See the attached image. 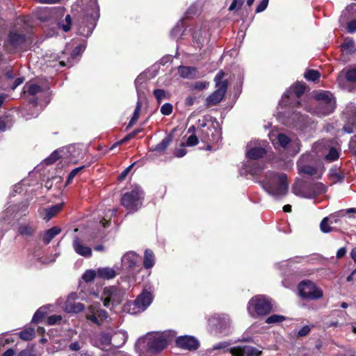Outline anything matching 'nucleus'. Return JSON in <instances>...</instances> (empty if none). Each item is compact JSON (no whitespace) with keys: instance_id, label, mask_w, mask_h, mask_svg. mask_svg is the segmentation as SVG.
Returning a JSON list of instances; mask_svg holds the SVG:
<instances>
[{"instance_id":"nucleus-40","label":"nucleus","mask_w":356,"mask_h":356,"mask_svg":"<svg viewBox=\"0 0 356 356\" xmlns=\"http://www.w3.org/2000/svg\"><path fill=\"white\" fill-rule=\"evenodd\" d=\"M140 109H141V103L138 100L137 102V104H136L135 110L134 111V113L132 115V117L129 122L128 127L133 126L136 122V121L138 120L139 115H140Z\"/></svg>"},{"instance_id":"nucleus-27","label":"nucleus","mask_w":356,"mask_h":356,"mask_svg":"<svg viewBox=\"0 0 356 356\" xmlns=\"http://www.w3.org/2000/svg\"><path fill=\"white\" fill-rule=\"evenodd\" d=\"M289 120L291 121V124L297 128H301L307 123L306 117L296 111L292 113Z\"/></svg>"},{"instance_id":"nucleus-53","label":"nucleus","mask_w":356,"mask_h":356,"mask_svg":"<svg viewBox=\"0 0 356 356\" xmlns=\"http://www.w3.org/2000/svg\"><path fill=\"white\" fill-rule=\"evenodd\" d=\"M229 346V343L227 341H220L213 346V347L208 350L209 352H211L213 350H218L227 348Z\"/></svg>"},{"instance_id":"nucleus-48","label":"nucleus","mask_w":356,"mask_h":356,"mask_svg":"<svg viewBox=\"0 0 356 356\" xmlns=\"http://www.w3.org/2000/svg\"><path fill=\"white\" fill-rule=\"evenodd\" d=\"M160 111L163 115H170L173 111V106L170 103H165L161 106Z\"/></svg>"},{"instance_id":"nucleus-58","label":"nucleus","mask_w":356,"mask_h":356,"mask_svg":"<svg viewBox=\"0 0 356 356\" xmlns=\"http://www.w3.org/2000/svg\"><path fill=\"white\" fill-rule=\"evenodd\" d=\"M61 319H62V318L59 315H52V316L48 317L47 323L49 325H52L57 323L60 321H61Z\"/></svg>"},{"instance_id":"nucleus-44","label":"nucleus","mask_w":356,"mask_h":356,"mask_svg":"<svg viewBox=\"0 0 356 356\" xmlns=\"http://www.w3.org/2000/svg\"><path fill=\"white\" fill-rule=\"evenodd\" d=\"M97 276V270H87L82 275V279L86 282H89L93 281L95 278Z\"/></svg>"},{"instance_id":"nucleus-37","label":"nucleus","mask_w":356,"mask_h":356,"mask_svg":"<svg viewBox=\"0 0 356 356\" xmlns=\"http://www.w3.org/2000/svg\"><path fill=\"white\" fill-rule=\"evenodd\" d=\"M155 257L153 252L151 250H146L145 251L143 264L145 268H151L154 265Z\"/></svg>"},{"instance_id":"nucleus-28","label":"nucleus","mask_w":356,"mask_h":356,"mask_svg":"<svg viewBox=\"0 0 356 356\" xmlns=\"http://www.w3.org/2000/svg\"><path fill=\"white\" fill-rule=\"evenodd\" d=\"M25 35L17 33L16 32H10L9 34V41L14 47H21L25 42Z\"/></svg>"},{"instance_id":"nucleus-14","label":"nucleus","mask_w":356,"mask_h":356,"mask_svg":"<svg viewBox=\"0 0 356 356\" xmlns=\"http://www.w3.org/2000/svg\"><path fill=\"white\" fill-rule=\"evenodd\" d=\"M209 323L211 327L224 334H227L230 326L229 318L225 314H214L209 319Z\"/></svg>"},{"instance_id":"nucleus-42","label":"nucleus","mask_w":356,"mask_h":356,"mask_svg":"<svg viewBox=\"0 0 356 356\" xmlns=\"http://www.w3.org/2000/svg\"><path fill=\"white\" fill-rule=\"evenodd\" d=\"M345 76L348 81L356 82V65L346 70Z\"/></svg>"},{"instance_id":"nucleus-51","label":"nucleus","mask_w":356,"mask_h":356,"mask_svg":"<svg viewBox=\"0 0 356 356\" xmlns=\"http://www.w3.org/2000/svg\"><path fill=\"white\" fill-rule=\"evenodd\" d=\"M42 91V88L37 84H31L28 86L26 92L30 95H35Z\"/></svg>"},{"instance_id":"nucleus-21","label":"nucleus","mask_w":356,"mask_h":356,"mask_svg":"<svg viewBox=\"0 0 356 356\" xmlns=\"http://www.w3.org/2000/svg\"><path fill=\"white\" fill-rule=\"evenodd\" d=\"M111 341L112 335L111 333L102 332L97 335L94 345L103 350H107L111 345Z\"/></svg>"},{"instance_id":"nucleus-25","label":"nucleus","mask_w":356,"mask_h":356,"mask_svg":"<svg viewBox=\"0 0 356 356\" xmlns=\"http://www.w3.org/2000/svg\"><path fill=\"white\" fill-rule=\"evenodd\" d=\"M72 246L75 252L78 254L86 258L90 257L92 256L91 248L84 245L77 236L74 237Z\"/></svg>"},{"instance_id":"nucleus-12","label":"nucleus","mask_w":356,"mask_h":356,"mask_svg":"<svg viewBox=\"0 0 356 356\" xmlns=\"http://www.w3.org/2000/svg\"><path fill=\"white\" fill-rule=\"evenodd\" d=\"M100 306L99 302L92 304L88 307L86 314V318L97 325L108 317L107 312L101 309Z\"/></svg>"},{"instance_id":"nucleus-60","label":"nucleus","mask_w":356,"mask_h":356,"mask_svg":"<svg viewBox=\"0 0 356 356\" xmlns=\"http://www.w3.org/2000/svg\"><path fill=\"white\" fill-rule=\"evenodd\" d=\"M310 331L311 327L309 325H305L298 331V334L300 337H305L310 332Z\"/></svg>"},{"instance_id":"nucleus-11","label":"nucleus","mask_w":356,"mask_h":356,"mask_svg":"<svg viewBox=\"0 0 356 356\" xmlns=\"http://www.w3.org/2000/svg\"><path fill=\"white\" fill-rule=\"evenodd\" d=\"M305 86L302 83H296L293 85L283 95L280 101V104L284 106H294V104L291 100H294L296 104H299L298 99L305 92Z\"/></svg>"},{"instance_id":"nucleus-52","label":"nucleus","mask_w":356,"mask_h":356,"mask_svg":"<svg viewBox=\"0 0 356 356\" xmlns=\"http://www.w3.org/2000/svg\"><path fill=\"white\" fill-rule=\"evenodd\" d=\"M85 168V165H83V166H80V167H78V168H76L74 169H73L70 172V174L68 175L67 176V184H70L72 179L74 178V177L79 173L80 172L83 168Z\"/></svg>"},{"instance_id":"nucleus-15","label":"nucleus","mask_w":356,"mask_h":356,"mask_svg":"<svg viewBox=\"0 0 356 356\" xmlns=\"http://www.w3.org/2000/svg\"><path fill=\"white\" fill-rule=\"evenodd\" d=\"M343 115L348 120V122L343 126V129L348 134H353L356 131V105L348 104L344 111Z\"/></svg>"},{"instance_id":"nucleus-8","label":"nucleus","mask_w":356,"mask_h":356,"mask_svg":"<svg viewBox=\"0 0 356 356\" xmlns=\"http://www.w3.org/2000/svg\"><path fill=\"white\" fill-rule=\"evenodd\" d=\"M224 74L218 72L214 79L216 90L206 99L207 106L210 107L218 104L225 96L227 88V82L222 81Z\"/></svg>"},{"instance_id":"nucleus-13","label":"nucleus","mask_w":356,"mask_h":356,"mask_svg":"<svg viewBox=\"0 0 356 356\" xmlns=\"http://www.w3.org/2000/svg\"><path fill=\"white\" fill-rule=\"evenodd\" d=\"M266 154L264 142L250 141L246 147V156L248 161H257L263 158Z\"/></svg>"},{"instance_id":"nucleus-39","label":"nucleus","mask_w":356,"mask_h":356,"mask_svg":"<svg viewBox=\"0 0 356 356\" xmlns=\"http://www.w3.org/2000/svg\"><path fill=\"white\" fill-rule=\"evenodd\" d=\"M172 138L171 136H167L161 140V143L156 145L154 149L159 152H164L169 146L170 143L172 141Z\"/></svg>"},{"instance_id":"nucleus-54","label":"nucleus","mask_w":356,"mask_h":356,"mask_svg":"<svg viewBox=\"0 0 356 356\" xmlns=\"http://www.w3.org/2000/svg\"><path fill=\"white\" fill-rule=\"evenodd\" d=\"M328 220L329 218L325 217L322 220L320 224L321 230L323 233H328L331 231V228L328 225Z\"/></svg>"},{"instance_id":"nucleus-30","label":"nucleus","mask_w":356,"mask_h":356,"mask_svg":"<svg viewBox=\"0 0 356 356\" xmlns=\"http://www.w3.org/2000/svg\"><path fill=\"white\" fill-rule=\"evenodd\" d=\"M326 191V187L320 182L309 184V193L311 198H314L317 195L324 193Z\"/></svg>"},{"instance_id":"nucleus-7","label":"nucleus","mask_w":356,"mask_h":356,"mask_svg":"<svg viewBox=\"0 0 356 356\" xmlns=\"http://www.w3.org/2000/svg\"><path fill=\"white\" fill-rule=\"evenodd\" d=\"M124 294V290L118 286H108L104 289L101 299L104 306L111 310L122 303Z\"/></svg>"},{"instance_id":"nucleus-59","label":"nucleus","mask_w":356,"mask_h":356,"mask_svg":"<svg viewBox=\"0 0 356 356\" xmlns=\"http://www.w3.org/2000/svg\"><path fill=\"white\" fill-rule=\"evenodd\" d=\"M269 0H262L256 8V13H261L266 10L268 6Z\"/></svg>"},{"instance_id":"nucleus-50","label":"nucleus","mask_w":356,"mask_h":356,"mask_svg":"<svg viewBox=\"0 0 356 356\" xmlns=\"http://www.w3.org/2000/svg\"><path fill=\"white\" fill-rule=\"evenodd\" d=\"M147 81V76L145 74H139L135 80V86L138 93L140 90V86Z\"/></svg>"},{"instance_id":"nucleus-2","label":"nucleus","mask_w":356,"mask_h":356,"mask_svg":"<svg viewBox=\"0 0 356 356\" xmlns=\"http://www.w3.org/2000/svg\"><path fill=\"white\" fill-rule=\"evenodd\" d=\"M174 331H168L162 333L148 334L143 338L139 339L138 343H147L149 350L152 352H159L165 349L168 344L175 337Z\"/></svg>"},{"instance_id":"nucleus-24","label":"nucleus","mask_w":356,"mask_h":356,"mask_svg":"<svg viewBox=\"0 0 356 356\" xmlns=\"http://www.w3.org/2000/svg\"><path fill=\"white\" fill-rule=\"evenodd\" d=\"M293 193L299 197L311 198L309 193V184L303 181L296 182L292 188Z\"/></svg>"},{"instance_id":"nucleus-5","label":"nucleus","mask_w":356,"mask_h":356,"mask_svg":"<svg viewBox=\"0 0 356 356\" xmlns=\"http://www.w3.org/2000/svg\"><path fill=\"white\" fill-rule=\"evenodd\" d=\"M272 308L271 299L264 295L255 296L250 299L248 305V311L253 317L266 315Z\"/></svg>"},{"instance_id":"nucleus-55","label":"nucleus","mask_w":356,"mask_h":356,"mask_svg":"<svg viewBox=\"0 0 356 356\" xmlns=\"http://www.w3.org/2000/svg\"><path fill=\"white\" fill-rule=\"evenodd\" d=\"M115 336L117 337L120 338L121 340H122V342H121L120 344H119V345H113V346H115L116 348L121 347L123 344H124L126 341H127V337H128L127 334L125 332H119L115 334Z\"/></svg>"},{"instance_id":"nucleus-31","label":"nucleus","mask_w":356,"mask_h":356,"mask_svg":"<svg viewBox=\"0 0 356 356\" xmlns=\"http://www.w3.org/2000/svg\"><path fill=\"white\" fill-rule=\"evenodd\" d=\"M206 31H199L197 32H195L193 38V43L197 49H201L205 41H206Z\"/></svg>"},{"instance_id":"nucleus-43","label":"nucleus","mask_w":356,"mask_h":356,"mask_svg":"<svg viewBox=\"0 0 356 356\" xmlns=\"http://www.w3.org/2000/svg\"><path fill=\"white\" fill-rule=\"evenodd\" d=\"M305 78L308 81H316L320 78V73L317 70H309L305 72Z\"/></svg>"},{"instance_id":"nucleus-57","label":"nucleus","mask_w":356,"mask_h":356,"mask_svg":"<svg viewBox=\"0 0 356 356\" xmlns=\"http://www.w3.org/2000/svg\"><path fill=\"white\" fill-rule=\"evenodd\" d=\"M197 143H198V138L194 134H192L191 136H190L188 138L187 141H186V145H188V146H195V145H197Z\"/></svg>"},{"instance_id":"nucleus-3","label":"nucleus","mask_w":356,"mask_h":356,"mask_svg":"<svg viewBox=\"0 0 356 356\" xmlns=\"http://www.w3.org/2000/svg\"><path fill=\"white\" fill-rule=\"evenodd\" d=\"M316 104L309 108V111L318 116H325L333 113L336 108V100L329 91H323L315 96Z\"/></svg>"},{"instance_id":"nucleus-35","label":"nucleus","mask_w":356,"mask_h":356,"mask_svg":"<svg viewBox=\"0 0 356 356\" xmlns=\"http://www.w3.org/2000/svg\"><path fill=\"white\" fill-rule=\"evenodd\" d=\"M63 207V203L56 204L50 207H48L45 209V216L44 219L46 221H49L51 218L56 216L60 211H61Z\"/></svg>"},{"instance_id":"nucleus-62","label":"nucleus","mask_w":356,"mask_h":356,"mask_svg":"<svg viewBox=\"0 0 356 356\" xmlns=\"http://www.w3.org/2000/svg\"><path fill=\"white\" fill-rule=\"evenodd\" d=\"M181 28L179 26V23L171 30L170 35L172 38L177 37L181 32Z\"/></svg>"},{"instance_id":"nucleus-46","label":"nucleus","mask_w":356,"mask_h":356,"mask_svg":"<svg viewBox=\"0 0 356 356\" xmlns=\"http://www.w3.org/2000/svg\"><path fill=\"white\" fill-rule=\"evenodd\" d=\"M285 320V317L282 315L273 314L268 317L266 323L268 324L281 323Z\"/></svg>"},{"instance_id":"nucleus-32","label":"nucleus","mask_w":356,"mask_h":356,"mask_svg":"<svg viewBox=\"0 0 356 356\" xmlns=\"http://www.w3.org/2000/svg\"><path fill=\"white\" fill-rule=\"evenodd\" d=\"M84 49V47L82 46L76 47L71 54L70 57H69L65 62L63 60L59 61V64L61 67H71L73 65V60L74 58Z\"/></svg>"},{"instance_id":"nucleus-6","label":"nucleus","mask_w":356,"mask_h":356,"mask_svg":"<svg viewBox=\"0 0 356 356\" xmlns=\"http://www.w3.org/2000/svg\"><path fill=\"white\" fill-rule=\"evenodd\" d=\"M99 17V8L97 3V0H90L88 8L86 12L84 22L87 27V31L85 33V29L81 27L79 33L84 36H89L96 26L97 21Z\"/></svg>"},{"instance_id":"nucleus-41","label":"nucleus","mask_w":356,"mask_h":356,"mask_svg":"<svg viewBox=\"0 0 356 356\" xmlns=\"http://www.w3.org/2000/svg\"><path fill=\"white\" fill-rule=\"evenodd\" d=\"M35 336V330L33 328H27L19 332V337L26 341L31 340Z\"/></svg>"},{"instance_id":"nucleus-56","label":"nucleus","mask_w":356,"mask_h":356,"mask_svg":"<svg viewBox=\"0 0 356 356\" xmlns=\"http://www.w3.org/2000/svg\"><path fill=\"white\" fill-rule=\"evenodd\" d=\"M346 29L349 33H354L356 32V19L350 21L347 24Z\"/></svg>"},{"instance_id":"nucleus-4","label":"nucleus","mask_w":356,"mask_h":356,"mask_svg":"<svg viewBox=\"0 0 356 356\" xmlns=\"http://www.w3.org/2000/svg\"><path fill=\"white\" fill-rule=\"evenodd\" d=\"M145 193L138 185L131 186L121 197V204L129 212L137 211L142 206Z\"/></svg>"},{"instance_id":"nucleus-23","label":"nucleus","mask_w":356,"mask_h":356,"mask_svg":"<svg viewBox=\"0 0 356 356\" xmlns=\"http://www.w3.org/2000/svg\"><path fill=\"white\" fill-rule=\"evenodd\" d=\"M140 262V257L134 252H129L122 258V264L124 267L133 268Z\"/></svg>"},{"instance_id":"nucleus-45","label":"nucleus","mask_w":356,"mask_h":356,"mask_svg":"<svg viewBox=\"0 0 356 356\" xmlns=\"http://www.w3.org/2000/svg\"><path fill=\"white\" fill-rule=\"evenodd\" d=\"M277 139L278 144L284 148H286L291 142L290 138L284 134H278L277 136Z\"/></svg>"},{"instance_id":"nucleus-26","label":"nucleus","mask_w":356,"mask_h":356,"mask_svg":"<svg viewBox=\"0 0 356 356\" xmlns=\"http://www.w3.org/2000/svg\"><path fill=\"white\" fill-rule=\"evenodd\" d=\"M178 73L184 79H193L198 76L197 69L194 67L180 65L178 67Z\"/></svg>"},{"instance_id":"nucleus-63","label":"nucleus","mask_w":356,"mask_h":356,"mask_svg":"<svg viewBox=\"0 0 356 356\" xmlns=\"http://www.w3.org/2000/svg\"><path fill=\"white\" fill-rule=\"evenodd\" d=\"M135 163H132L131 165H130L129 166H128L127 168H126L122 172L121 174L119 176V179L120 180H123L128 175V173L129 172V171L131 170V169L132 168V167L134 165Z\"/></svg>"},{"instance_id":"nucleus-1","label":"nucleus","mask_w":356,"mask_h":356,"mask_svg":"<svg viewBox=\"0 0 356 356\" xmlns=\"http://www.w3.org/2000/svg\"><path fill=\"white\" fill-rule=\"evenodd\" d=\"M265 168V163L263 162L248 161L243 164L241 173L250 175L253 179H256L262 188L275 200L285 196L288 191L286 175L268 171L263 180L258 179Z\"/></svg>"},{"instance_id":"nucleus-22","label":"nucleus","mask_w":356,"mask_h":356,"mask_svg":"<svg viewBox=\"0 0 356 356\" xmlns=\"http://www.w3.org/2000/svg\"><path fill=\"white\" fill-rule=\"evenodd\" d=\"M312 159L310 154H302L298 162V167L300 172L309 175H314L316 173V168L314 166L306 165L304 163Z\"/></svg>"},{"instance_id":"nucleus-36","label":"nucleus","mask_w":356,"mask_h":356,"mask_svg":"<svg viewBox=\"0 0 356 356\" xmlns=\"http://www.w3.org/2000/svg\"><path fill=\"white\" fill-rule=\"evenodd\" d=\"M341 48L343 51L346 54H353L355 52V42L352 38H346L343 42L341 44Z\"/></svg>"},{"instance_id":"nucleus-20","label":"nucleus","mask_w":356,"mask_h":356,"mask_svg":"<svg viewBox=\"0 0 356 356\" xmlns=\"http://www.w3.org/2000/svg\"><path fill=\"white\" fill-rule=\"evenodd\" d=\"M37 229L38 225L35 222H22L18 225V233L24 238H29L34 236Z\"/></svg>"},{"instance_id":"nucleus-18","label":"nucleus","mask_w":356,"mask_h":356,"mask_svg":"<svg viewBox=\"0 0 356 356\" xmlns=\"http://www.w3.org/2000/svg\"><path fill=\"white\" fill-rule=\"evenodd\" d=\"M152 300V294L149 291H143L134 300V305L138 312H143L150 305Z\"/></svg>"},{"instance_id":"nucleus-61","label":"nucleus","mask_w":356,"mask_h":356,"mask_svg":"<svg viewBox=\"0 0 356 356\" xmlns=\"http://www.w3.org/2000/svg\"><path fill=\"white\" fill-rule=\"evenodd\" d=\"M209 83L206 81H199L194 84V89L197 90H202L208 86Z\"/></svg>"},{"instance_id":"nucleus-29","label":"nucleus","mask_w":356,"mask_h":356,"mask_svg":"<svg viewBox=\"0 0 356 356\" xmlns=\"http://www.w3.org/2000/svg\"><path fill=\"white\" fill-rule=\"evenodd\" d=\"M117 273L114 268L109 267L97 268V277L104 280H111L116 276Z\"/></svg>"},{"instance_id":"nucleus-10","label":"nucleus","mask_w":356,"mask_h":356,"mask_svg":"<svg viewBox=\"0 0 356 356\" xmlns=\"http://www.w3.org/2000/svg\"><path fill=\"white\" fill-rule=\"evenodd\" d=\"M298 289L300 296L305 299L316 300L323 296V291L310 280L302 281Z\"/></svg>"},{"instance_id":"nucleus-47","label":"nucleus","mask_w":356,"mask_h":356,"mask_svg":"<svg viewBox=\"0 0 356 356\" xmlns=\"http://www.w3.org/2000/svg\"><path fill=\"white\" fill-rule=\"evenodd\" d=\"M339 156L337 149L334 147H330L328 154L325 156V159L330 161L337 160Z\"/></svg>"},{"instance_id":"nucleus-49","label":"nucleus","mask_w":356,"mask_h":356,"mask_svg":"<svg viewBox=\"0 0 356 356\" xmlns=\"http://www.w3.org/2000/svg\"><path fill=\"white\" fill-rule=\"evenodd\" d=\"M153 94L159 104H161L163 99L165 98V92L163 89H155Z\"/></svg>"},{"instance_id":"nucleus-19","label":"nucleus","mask_w":356,"mask_h":356,"mask_svg":"<svg viewBox=\"0 0 356 356\" xmlns=\"http://www.w3.org/2000/svg\"><path fill=\"white\" fill-rule=\"evenodd\" d=\"M234 356H261L262 352L257 348L250 346L234 347L230 350Z\"/></svg>"},{"instance_id":"nucleus-34","label":"nucleus","mask_w":356,"mask_h":356,"mask_svg":"<svg viewBox=\"0 0 356 356\" xmlns=\"http://www.w3.org/2000/svg\"><path fill=\"white\" fill-rule=\"evenodd\" d=\"M61 232V229L58 227H53L47 230L43 234V241L45 244H49L51 241Z\"/></svg>"},{"instance_id":"nucleus-16","label":"nucleus","mask_w":356,"mask_h":356,"mask_svg":"<svg viewBox=\"0 0 356 356\" xmlns=\"http://www.w3.org/2000/svg\"><path fill=\"white\" fill-rule=\"evenodd\" d=\"M74 149V146L70 145L62 149L55 150L49 157L44 159V162L47 165H50L56 162L60 158H69L72 161L76 163V161H74L73 159L71 158Z\"/></svg>"},{"instance_id":"nucleus-64","label":"nucleus","mask_w":356,"mask_h":356,"mask_svg":"<svg viewBox=\"0 0 356 356\" xmlns=\"http://www.w3.org/2000/svg\"><path fill=\"white\" fill-rule=\"evenodd\" d=\"M24 81L23 77H18L15 79L13 83L10 86L11 89L14 90L18 86L21 85Z\"/></svg>"},{"instance_id":"nucleus-17","label":"nucleus","mask_w":356,"mask_h":356,"mask_svg":"<svg viewBox=\"0 0 356 356\" xmlns=\"http://www.w3.org/2000/svg\"><path fill=\"white\" fill-rule=\"evenodd\" d=\"M176 345L177 347L189 350H197L200 346L199 341L192 336H180L176 339Z\"/></svg>"},{"instance_id":"nucleus-33","label":"nucleus","mask_w":356,"mask_h":356,"mask_svg":"<svg viewBox=\"0 0 356 356\" xmlns=\"http://www.w3.org/2000/svg\"><path fill=\"white\" fill-rule=\"evenodd\" d=\"M84 309L85 306L81 302H71L70 300L67 299L65 303V309L70 313H79L83 311Z\"/></svg>"},{"instance_id":"nucleus-38","label":"nucleus","mask_w":356,"mask_h":356,"mask_svg":"<svg viewBox=\"0 0 356 356\" xmlns=\"http://www.w3.org/2000/svg\"><path fill=\"white\" fill-rule=\"evenodd\" d=\"M47 314V307L44 306L39 308L32 318V322L38 323L41 321Z\"/></svg>"},{"instance_id":"nucleus-9","label":"nucleus","mask_w":356,"mask_h":356,"mask_svg":"<svg viewBox=\"0 0 356 356\" xmlns=\"http://www.w3.org/2000/svg\"><path fill=\"white\" fill-rule=\"evenodd\" d=\"M197 129L200 130V138L204 143H218L221 138L220 131L213 125L207 127L205 118L197 122Z\"/></svg>"}]
</instances>
